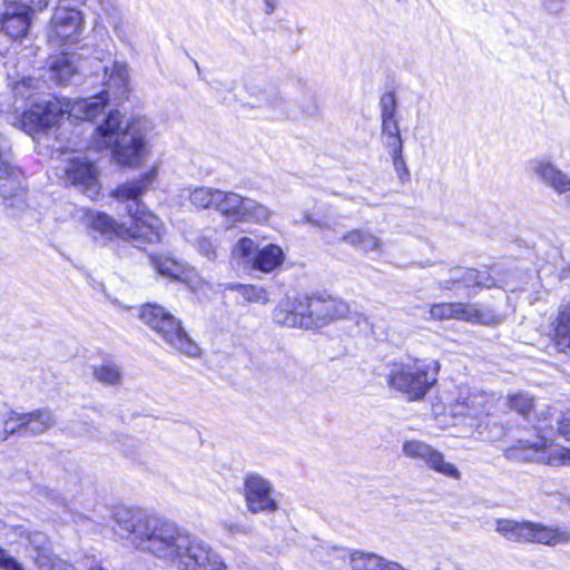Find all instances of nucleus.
Masks as SVG:
<instances>
[{"label":"nucleus","mask_w":570,"mask_h":570,"mask_svg":"<svg viewBox=\"0 0 570 570\" xmlns=\"http://www.w3.org/2000/svg\"><path fill=\"white\" fill-rule=\"evenodd\" d=\"M111 519L119 539L177 570H226L209 543L173 520L134 508H119Z\"/></svg>","instance_id":"obj_1"},{"label":"nucleus","mask_w":570,"mask_h":570,"mask_svg":"<svg viewBox=\"0 0 570 570\" xmlns=\"http://www.w3.org/2000/svg\"><path fill=\"white\" fill-rule=\"evenodd\" d=\"M108 77L106 89L99 95L70 100L53 96L38 98L28 110L22 114V127L29 132H39L55 126L58 120L67 117L77 120H92L101 114L110 99L122 100L128 95L129 72L125 63L114 62L111 67H104Z\"/></svg>","instance_id":"obj_2"},{"label":"nucleus","mask_w":570,"mask_h":570,"mask_svg":"<svg viewBox=\"0 0 570 570\" xmlns=\"http://www.w3.org/2000/svg\"><path fill=\"white\" fill-rule=\"evenodd\" d=\"M151 122L146 117H132L122 129V115L110 110L92 134L95 149H112L116 160L126 166L137 165L142 158Z\"/></svg>","instance_id":"obj_3"},{"label":"nucleus","mask_w":570,"mask_h":570,"mask_svg":"<svg viewBox=\"0 0 570 570\" xmlns=\"http://www.w3.org/2000/svg\"><path fill=\"white\" fill-rule=\"evenodd\" d=\"M156 176L157 170L153 168L139 179L118 186L112 193L116 199L126 204V210L132 218L131 225L126 227L125 239L148 244L159 243L163 239L165 232L163 222L140 200V196L150 188Z\"/></svg>","instance_id":"obj_4"},{"label":"nucleus","mask_w":570,"mask_h":570,"mask_svg":"<svg viewBox=\"0 0 570 570\" xmlns=\"http://www.w3.org/2000/svg\"><path fill=\"white\" fill-rule=\"evenodd\" d=\"M140 320L155 331L164 342L189 357L200 355V347L181 326V322L158 304H145L139 311Z\"/></svg>","instance_id":"obj_5"},{"label":"nucleus","mask_w":570,"mask_h":570,"mask_svg":"<svg viewBox=\"0 0 570 570\" xmlns=\"http://www.w3.org/2000/svg\"><path fill=\"white\" fill-rule=\"evenodd\" d=\"M439 363L415 358L394 363V389L407 401H420L438 381Z\"/></svg>","instance_id":"obj_6"},{"label":"nucleus","mask_w":570,"mask_h":570,"mask_svg":"<svg viewBox=\"0 0 570 570\" xmlns=\"http://www.w3.org/2000/svg\"><path fill=\"white\" fill-rule=\"evenodd\" d=\"M495 531L513 542H535L547 546L566 543L570 534L560 528L515 520H497Z\"/></svg>","instance_id":"obj_7"},{"label":"nucleus","mask_w":570,"mask_h":570,"mask_svg":"<svg viewBox=\"0 0 570 570\" xmlns=\"http://www.w3.org/2000/svg\"><path fill=\"white\" fill-rule=\"evenodd\" d=\"M85 24L82 12L59 1L49 22L48 41L56 47L76 43Z\"/></svg>","instance_id":"obj_8"},{"label":"nucleus","mask_w":570,"mask_h":570,"mask_svg":"<svg viewBox=\"0 0 570 570\" xmlns=\"http://www.w3.org/2000/svg\"><path fill=\"white\" fill-rule=\"evenodd\" d=\"M304 311L306 313L305 330H315L347 317L350 305L332 296H305Z\"/></svg>","instance_id":"obj_9"},{"label":"nucleus","mask_w":570,"mask_h":570,"mask_svg":"<svg viewBox=\"0 0 570 570\" xmlns=\"http://www.w3.org/2000/svg\"><path fill=\"white\" fill-rule=\"evenodd\" d=\"M273 484L257 473H249L244 480V498L247 510L257 514L262 512L272 513L278 509L273 498Z\"/></svg>","instance_id":"obj_10"},{"label":"nucleus","mask_w":570,"mask_h":570,"mask_svg":"<svg viewBox=\"0 0 570 570\" xmlns=\"http://www.w3.org/2000/svg\"><path fill=\"white\" fill-rule=\"evenodd\" d=\"M403 452L406 456L423 461L429 469L444 476L454 480L461 478V472L454 464L445 461L444 455L440 451L424 442L406 441L403 445Z\"/></svg>","instance_id":"obj_11"},{"label":"nucleus","mask_w":570,"mask_h":570,"mask_svg":"<svg viewBox=\"0 0 570 570\" xmlns=\"http://www.w3.org/2000/svg\"><path fill=\"white\" fill-rule=\"evenodd\" d=\"M31 7L20 1L8 2L0 12V30L13 40L28 35L31 24Z\"/></svg>","instance_id":"obj_12"},{"label":"nucleus","mask_w":570,"mask_h":570,"mask_svg":"<svg viewBox=\"0 0 570 570\" xmlns=\"http://www.w3.org/2000/svg\"><path fill=\"white\" fill-rule=\"evenodd\" d=\"M66 179L80 188L90 199L99 195L98 173L94 164L86 158L75 157L65 168Z\"/></svg>","instance_id":"obj_13"},{"label":"nucleus","mask_w":570,"mask_h":570,"mask_svg":"<svg viewBox=\"0 0 570 570\" xmlns=\"http://www.w3.org/2000/svg\"><path fill=\"white\" fill-rule=\"evenodd\" d=\"M23 175L11 161L9 153H0V194L3 199L11 200V206L23 204Z\"/></svg>","instance_id":"obj_14"},{"label":"nucleus","mask_w":570,"mask_h":570,"mask_svg":"<svg viewBox=\"0 0 570 570\" xmlns=\"http://www.w3.org/2000/svg\"><path fill=\"white\" fill-rule=\"evenodd\" d=\"M431 317L434 320H459L481 324H491L493 316L476 305L464 303H439L430 308Z\"/></svg>","instance_id":"obj_15"},{"label":"nucleus","mask_w":570,"mask_h":570,"mask_svg":"<svg viewBox=\"0 0 570 570\" xmlns=\"http://www.w3.org/2000/svg\"><path fill=\"white\" fill-rule=\"evenodd\" d=\"M527 169L556 193L564 195L566 200L570 202V178L550 160L546 158L530 159L527 163Z\"/></svg>","instance_id":"obj_16"},{"label":"nucleus","mask_w":570,"mask_h":570,"mask_svg":"<svg viewBox=\"0 0 570 570\" xmlns=\"http://www.w3.org/2000/svg\"><path fill=\"white\" fill-rule=\"evenodd\" d=\"M520 446L514 449V456L525 461L546 462L551 465H570V449H551L546 451V441L539 439L537 442L520 441Z\"/></svg>","instance_id":"obj_17"},{"label":"nucleus","mask_w":570,"mask_h":570,"mask_svg":"<svg viewBox=\"0 0 570 570\" xmlns=\"http://www.w3.org/2000/svg\"><path fill=\"white\" fill-rule=\"evenodd\" d=\"M304 297L291 299L285 297L279 301L273 311L274 322L288 328L305 330Z\"/></svg>","instance_id":"obj_18"},{"label":"nucleus","mask_w":570,"mask_h":570,"mask_svg":"<svg viewBox=\"0 0 570 570\" xmlns=\"http://www.w3.org/2000/svg\"><path fill=\"white\" fill-rule=\"evenodd\" d=\"M82 69L83 65L78 63V57L76 55L61 52L59 56L50 58L48 72L52 81L58 85H66Z\"/></svg>","instance_id":"obj_19"},{"label":"nucleus","mask_w":570,"mask_h":570,"mask_svg":"<svg viewBox=\"0 0 570 570\" xmlns=\"http://www.w3.org/2000/svg\"><path fill=\"white\" fill-rule=\"evenodd\" d=\"M87 227L91 233L96 232L106 237L126 238V226L118 224L112 217L105 213H91L86 217Z\"/></svg>","instance_id":"obj_20"},{"label":"nucleus","mask_w":570,"mask_h":570,"mask_svg":"<svg viewBox=\"0 0 570 570\" xmlns=\"http://www.w3.org/2000/svg\"><path fill=\"white\" fill-rule=\"evenodd\" d=\"M244 196L219 189L214 209L233 223H237L245 203Z\"/></svg>","instance_id":"obj_21"},{"label":"nucleus","mask_w":570,"mask_h":570,"mask_svg":"<svg viewBox=\"0 0 570 570\" xmlns=\"http://www.w3.org/2000/svg\"><path fill=\"white\" fill-rule=\"evenodd\" d=\"M24 434L39 435L55 425L56 420L48 409H39L30 413H22Z\"/></svg>","instance_id":"obj_22"},{"label":"nucleus","mask_w":570,"mask_h":570,"mask_svg":"<svg viewBox=\"0 0 570 570\" xmlns=\"http://www.w3.org/2000/svg\"><path fill=\"white\" fill-rule=\"evenodd\" d=\"M284 262V253L277 245L269 244L253 256V267L269 273Z\"/></svg>","instance_id":"obj_23"},{"label":"nucleus","mask_w":570,"mask_h":570,"mask_svg":"<svg viewBox=\"0 0 570 570\" xmlns=\"http://www.w3.org/2000/svg\"><path fill=\"white\" fill-rule=\"evenodd\" d=\"M271 217L272 210L267 206L253 198L246 197L237 223L265 224Z\"/></svg>","instance_id":"obj_24"},{"label":"nucleus","mask_w":570,"mask_h":570,"mask_svg":"<svg viewBox=\"0 0 570 570\" xmlns=\"http://www.w3.org/2000/svg\"><path fill=\"white\" fill-rule=\"evenodd\" d=\"M487 395L483 393H474L469 395L463 402H456L450 406L453 416H478L484 412Z\"/></svg>","instance_id":"obj_25"},{"label":"nucleus","mask_w":570,"mask_h":570,"mask_svg":"<svg viewBox=\"0 0 570 570\" xmlns=\"http://www.w3.org/2000/svg\"><path fill=\"white\" fill-rule=\"evenodd\" d=\"M453 276L450 281L446 282L445 287L449 289H452L455 284L462 283L465 287H484V288H492L493 282H491L490 278H488V282L480 279L483 277V274H479V271L475 269H462V268H455L452 272Z\"/></svg>","instance_id":"obj_26"},{"label":"nucleus","mask_w":570,"mask_h":570,"mask_svg":"<svg viewBox=\"0 0 570 570\" xmlns=\"http://www.w3.org/2000/svg\"><path fill=\"white\" fill-rule=\"evenodd\" d=\"M348 559L353 570H391L389 562L374 553L354 551Z\"/></svg>","instance_id":"obj_27"},{"label":"nucleus","mask_w":570,"mask_h":570,"mask_svg":"<svg viewBox=\"0 0 570 570\" xmlns=\"http://www.w3.org/2000/svg\"><path fill=\"white\" fill-rule=\"evenodd\" d=\"M342 240L364 253L375 250L381 246L380 239L375 235L363 229H356L345 234Z\"/></svg>","instance_id":"obj_28"},{"label":"nucleus","mask_w":570,"mask_h":570,"mask_svg":"<svg viewBox=\"0 0 570 570\" xmlns=\"http://www.w3.org/2000/svg\"><path fill=\"white\" fill-rule=\"evenodd\" d=\"M150 261L156 272L166 277L179 278L185 272L183 263L168 255H150Z\"/></svg>","instance_id":"obj_29"},{"label":"nucleus","mask_w":570,"mask_h":570,"mask_svg":"<svg viewBox=\"0 0 570 570\" xmlns=\"http://www.w3.org/2000/svg\"><path fill=\"white\" fill-rule=\"evenodd\" d=\"M219 189L212 187H196L189 191V200L197 208H214Z\"/></svg>","instance_id":"obj_30"},{"label":"nucleus","mask_w":570,"mask_h":570,"mask_svg":"<svg viewBox=\"0 0 570 570\" xmlns=\"http://www.w3.org/2000/svg\"><path fill=\"white\" fill-rule=\"evenodd\" d=\"M94 376L104 384L115 385L121 381V371L114 362L105 361L100 365L94 366Z\"/></svg>","instance_id":"obj_31"},{"label":"nucleus","mask_w":570,"mask_h":570,"mask_svg":"<svg viewBox=\"0 0 570 570\" xmlns=\"http://www.w3.org/2000/svg\"><path fill=\"white\" fill-rule=\"evenodd\" d=\"M228 288L238 292L248 303L266 304L269 301L267 292L256 285L229 284Z\"/></svg>","instance_id":"obj_32"},{"label":"nucleus","mask_w":570,"mask_h":570,"mask_svg":"<svg viewBox=\"0 0 570 570\" xmlns=\"http://www.w3.org/2000/svg\"><path fill=\"white\" fill-rule=\"evenodd\" d=\"M505 272L507 271L501 269L500 266H494L491 267L489 271H479V274L484 275L480 279L488 282V278H490L491 282H493L492 287H499L508 292H515L519 288V286L514 281L502 277V274Z\"/></svg>","instance_id":"obj_33"},{"label":"nucleus","mask_w":570,"mask_h":570,"mask_svg":"<svg viewBox=\"0 0 570 570\" xmlns=\"http://www.w3.org/2000/svg\"><path fill=\"white\" fill-rule=\"evenodd\" d=\"M554 333L559 345L570 347V305L560 311Z\"/></svg>","instance_id":"obj_34"},{"label":"nucleus","mask_w":570,"mask_h":570,"mask_svg":"<svg viewBox=\"0 0 570 570\" xmlns=\"http://www.w3.org/2000/svg\"><path fill=\"white\" fill-rule=\"evenodd\" d=\"M22 413L17 411H9L7 416L2 421L3 429L0 431V440L6 441L9 436L16 433H24V426L22 424Z\"/></svg>","instance_id":"obj_35"},{"label":"nucleus","mask_w":570,"mask_h":570,"mask_svg":"<svg viewBox=\"0 0 570 570\" xmlns=\"http://www.w3.org/2000/svg\"><path fill=\"white\" fill-rule=\"evenodd\" d=\"M45 87V81L35 77H24L17 81L13 86V91L17 96L23 99L31 98L32 94L38 92Z\"/></svg>","instance_id":"obj_36"},{"label":"nucleus","mask_w":570,"mask_h":570,"mask_svg":"<svg viewBox=\"0 0 570 570\" xmlns=\"http://www.w3.org/2000/svg\"><path fill=\"white\" fill-rule=\"evenodd\" d=\"M380 106L382 110L383 136L386 138V142L389 144L390 138H392V131L390 130L392 121V92H385L382 96Z\"/></svg>","instance_id":"obj_37"},{"label":"nucleus","mask_w":570,"mask_h":570,"mask_svg":"<svg viewBox=\"0 0 570 570\" xmlns=\"http://www.w3.org/2000/svg\"><path fill=\"white\" fill-rule=\"evenodd\" d=\"M508 404L510 409L525 416L533 407V399L528 394L518 392L508 396Z\"/></svg>","instance_id":"obj_38"},{"label":"nucleus","mask_w":570,"mask_h":570,"mask_svg":"<svg viewBox=\"0 0 570 570\" xmlns=\"http://www.w3.org/2000/svg\"><path fill=\"white\" fill-rule=\"evenodd\" d=\"M256 243L248 237L240 238L234 248V254L246 263H253V256L257 253Z\"/></svg>","instance_id":"obj_39"},{"label":"nucleus","mask_w":570,"mask_h":570,"mask_svg":"<svg viewBox=\"0 0 570 570\" xmlns=\"http://www.w3.org/2000/svg\"><path fill=\"white\" fill-rule=\"evenodd\" d=\"M38 570H76L75 566L60 559H48L41 557L37 559Z\"/></svg>","instance_id":"obj_40"},{"label":"nucleus","mask_w":570,"mask_h":570,"mask_svg":"<svg viewBox=\"0 0 570 570\" xmlns=\"http://www.w3.org/2000/svg\"><path fill=\"white\" fill-rule=\"evenodd\" d=\"M394 170L396 171L397 177L402 184L410 181V170L401 155V147L397 151L394 150Z\"/></svg>","instance_id":"obj_41"},{"label":"nucleus","mask_w":570,"mask_h":570,"mask_svg":"<svg viewBox=\"0 0 570 570\" xmlns=\"http://www.w3.org/2000/svg\"><path fill=\"white\" fill-rule=\"evenodd\" d=\"M198 252L206 256L208 259L213 261L216 257V243L212 239V237H200L197 240Z\"/></svg>","instance_id":"obj_42"},{"label":"nucleus","mask_w":570,"mask_h":570,"mask_svg":"<svg viewBox=\"0 0 570 570\" xmlns=\"http://www.w3.org/2000/svg\"><path fill=\"white\" fill-rule=\"evenodd\" d=\"M29 542H30L32 546H35V547H36V549L39 551V554H38V557L36 558V560H37V559H39V558H41V557L47 558V556L45 554V552H46V550H47L46 546H47L48 540H47V537H46L43 533H41V532H35V533L30 534V535H29ZM48 559H51V558H50V557H48Z\"/></svg>","instance_id":"obj_43"},{"label":"nucleus","mask_w":570,"mask_h":570,"mask_svg":"<svg viewBox=\"0 0 570 570\" xmlns=\"http://www.w3.org/2000/svg\"><path fill=\"white\" fill-rule=\"evenodd\" d=\"M0 568L2 570H24L22 564L9 556L2 548H0Z\"/></svg>","instance_id":"obj_44"},{"label":"nucleus","mask_w":570,"mask_h":570,"mask_svg":"<svg viewBox=\"0 0 570 570\" xmlns=\"http://www.w3.org/2000/svg\"><path fill=\"white\" fill-rule=\"evenodd\" d=\"M501 269L503 271H510V272H505L502 274V277L507 278V279H511V281H514L519 288V289H522L523 287V284L525 283V278L528 277L525 274L521 273L519 269H515V268H510V267H500Z\"/></svg>","instance_id":"obj_45"},{"label":"nucleus","mask_w":570,"mask_h":570,"mask_svg":"<svg viewBox=\"0 0 570 570\" xmlns=\"http://www.w3.org/2000/svg\"><path fill=\"white\" fill-rule=\"evenodd\" d=\"M348 316L351 317V320L354 321V323L358 327L360 332L367 333V332L372 331V325L370 324L367 317L364 316L363 314L352 313L350 311V314L347 315V317Z\"/></svg>","instance_id":"obj_46"},{"label":"nucleus","mask_w":570,"mask_h":570,"mask_svg":"<svg viewBox=\"0 0 570 570\" xmlns=\"http://www.w3.org/2000/svg\"><path fill=\"white\" fill-rule=\"evenodd\" d=\"M223 529L229 534H246L247 533L246 525H244L242 523L230 522V521H225L223 523Z\"/></svg>","instance_id":"obj_47"},{"label":"nucleus","mask_w":570,"mask_h":570,"mask_svg":"<svg viewBox=\"0 0 570 570\" xmlns=\"http://www.w3.org/2000/svg\"><path fill=\"white\" fill-rule=\"evenodd\" d=\"M559 433L570 442V413L563 415L562 420L559 422Z\"/></svg>","instance_id":"obj_48"},{"label":"nucleus","mask_w":570,"mask_h":570,"mask_svg":"<svg viewBox=\"0 0 570 570\" xmlns=\"http://www.w3.org/2000/svg\"><path fill=\"white\" fill-rule=\"evenodd\" d=\"M266 102L268 106L273 108H281L283 104V99L278 97L276 92L268 94L266 98Z\"/></svg>","instance_id":"obj_49"},{"label":"nucleus","mask_w":570,"mask_h":570,"mask_svg":"<svg viewBox=\"0 0 570 570\" xmlns=\"http://www.w3.org/2000/svg\"><path fill=\"white\" fill-rule=\"evenodd\" d=\"M29 1H30L31 11H35V10L42 11L48 7L50 0H29Z\"/></svg>","instance_id":"obj_50"},{"label":"nucleus","mask_w":570,"mask_h":570,"mask_svg":"<svg viewBox=\"0 0 570 570\" xmlns=\"http://www.w3.org/2000/svg\"><path fill=\"white\" fill-rule=\"evenodd\" d=\"M263 2L265 4L264 12L266 14L269 16L275 12L277 0H263Z\"/></svg>","instance_id":"obj_51"},{"label":"nucleus","mask_w":570,"mask_h":570,"mask_svg":"<svg viewBox=\"0 0 570 570\" xmlns=\"http://www.w3.org/2000/svg\"><path fill=\"white\" fill-rule=\"evenodd\" d=\"M564 1L566 0H544V6L550 11H557L559 9V4Z\"/></svg>","instance_id":"obj_52"},{"label":"nucleus","mask_w":570,"mask_h":570,"mask_svg":"<svg viewBox=\"0 0 570 570\" xmlns=\"http://www.w3.org/2000/svg\"><path fill=\"white\" fill-rule=\"evenodd\" d=\"M306 222L323 228V225H321L318 222H314L309 216H306Z\"/></svg>","instance_id":"obj_53"},{"label":"nucleus","mask_w":570,"mask_h":570,"mask_svg":"<svg viewBox=\"0 0 570 570\" xmlns=\"http://www.w3.org/2000/svg\"><path fill=\"white\" fill-rule=\"evenodd\" d=\"M90 570H106L101 566L97 564L90 568Z\"/></svg>","instance_id":"obj_54"},{"label":"nucleus","mask_w":570,"mask_h":570,"mask_svg":"<svg viewBox=\"0 0 570 570\" xmlns=\"http://www.w3.org/2000/svg\"><path fill=\"white\" fill-rule=\"evenodd\" d=\"M387 383H389L390 386L392 385V375L387 376Z\"/></svg>","instance_id":"obj_55"}]
</instances>
